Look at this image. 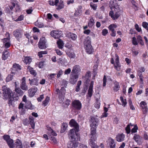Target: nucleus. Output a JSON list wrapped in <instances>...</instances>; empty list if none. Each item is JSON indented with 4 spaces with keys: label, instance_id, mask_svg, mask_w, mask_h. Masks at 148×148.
Wrapping results in <instances>:
<instances>
[{
    "label": "nucleus",
    "instance_id": "obj_24",
    "mask_svg": "<svg viewBox=\"0 0 148 148\" xmlns=\"http://www.w3.org/2000/svg\"><path fill=\"white\" fill-rule=\"evenodd\" d=\"M57 6H58L56 8L57 10H60L63 8L64 6L63 1L62 0L59 1V2Z\"/></svg>",
    "mask_w": 148,
    "mask_h": 148
},
{
    "label": "nucleus",
    "instance_id": "obj_21",
    "mask_svg": "<svg viewBox=\"0 0 148 148\" xmlns=\"http://www.w3.org/2000/svg\"><path fill=\"white\" fill-rule=\"evenodd\" d=\"M29 84L32 85H37L38 84V80L37 79L34 78L33 79H29Z\"/></svg>",
    "mask_w": 148,
    "mask_h": 148
},
{
    "label": "nucleus",
    "instance_id": "obj_4",
    "mask_svg": "<svg viewBox=\"0 0 148 148\" xmlns=\"http://www.w3.org/2000/svg\"><path fill=\"white\" fill-rule=\"evenodd\" d=\"M2 90L4 99H7L11 97L12 91L9 88H7L6 86H4L2 87Z\"/></svg>",
    "mask_w": 148,
    "mask_h": 148
},
{
    "label": "nucleus",
    "instance_id": "obj_2",
    "mask_svg": "<svg viewBox=\"0 0 148 148\" xmlns=\"http://www.w3.org/2000/svg\"><path fill=\"white\" fill-rule=\"evenodd\" d=\"M98 119L97 118L92 117L90 121V126L91 127L90 138L89 140V144L92 147V148H98V147L95 142L97 139L96 128L97 126V123Z\"/></svg>",
    "mask_w": 148,
    "mask_h": 148
},
{
    "label": "nucleus",
    "instance_id": "obj_9",
    "mask_svg": "<svg viewBox=\"0 0 148 148\" xmlns=\"http://www.w3.org/2000/svg\"><path fill=\"white\" fill-rule=\"evenodd\" d=\"M20 87L23 90H28V87L26 82V78L25 77H23L21 80Z\"/></svg>",
    "mask_w": 148,
    "mask_h": 148
},
{
    "label": "nucleus",
    "instance_id": "obj_26",
    "mask_svg": "<svg viewBox=\"0 0 148 148\" xmlns=\"http://www.w3.org/2000/svg\"><path fill=\"white\" fill-rule=\"evenodd\" d=\"M15 90L16 93L18 96H21L23 95V92L19 88H15Z\"/></svg>",
    "mask_w": 148,
    "mask_h": 148
},
{
    "label": "nucleus",
    "instance_id": "obj_64",
    "mask_svg": "<svg viewBox=\"0 0 148 148\" xmlns=\"http://www.w3.org/2000/svg\"><path fill=\"white\" fill-rule=\"evenodd\" d=\"M79 148H87V146L85 145L81 144L79 146Z\"/></svg>",
    "mask_w": 148,
    "mask_h": 148
},
{
    "label": "nucleus",
    "instance_id": "obj_60",
    "mask_svg": "<svg viewBox=\"0 0 148 148\" xmlns=\"http://www.w3.org/2000/svg\"><path fill=\"white\" fill-rule=\"evenodd\" d=\"M71 46V42L70 41L68 43H67L65 45V47L68 48H70Z\"/></svg>",
    "mask_w": 148,
    "mask_h": 148
},
{
    "label": "nucleus",
    "instance_id": "obj_51",
    "mask_svg": "<svg viewBox=\"0 0 148 148\" xmlns=\"http://www.w3.org/2000/svg\"><path fill=\"white\" fill-rule=\"evenodd\" d=\"M3 139L5 140L6 142L9 140L11 138L10 136L8 135H5L3 136Z\"/></svg>",
    "mask_w": 148,
    "mask_h": 148
},
{
    "label": "nucleus",
    "instance_id": "obj_45",
    "mask_svg": "<svg viewBox=\"0 0 148 148\" xmlns=\"http://www.w3.org/2000/svg\"><path fill=\"white\" fill-rule=\"evenodd\" d=\"M130 125L132 126L131 124H129L125 128L126 133L128 134H129L130 132Z\"/></svg>",
    "mask_w": 148,
    "mask_h": 148
},
{
    "label": "nucleus",
    "instance_id": "obj_34",
    "mask_svg": "<svg viewBox=\"0 0 148 148\" xmlns=\"http://www.w3.org/2000/svg\"><path fill=\"white\" fill-rule=\"evenodd\" d=\"M29 121L30 123L32 126V127L34 129L35 127V123L34 121V119L33 117H29Z\"/></svg>",
    "mask_w": 148,
    "mask_h": 148
},
{
    "label": "nucleus",
    "instance_id": "obj_54",
    "mask_svg": "<svg viewBox=\"0 0 148 148\" xmlns=\"http://www.w3.org/2000/svg\"><path fill=\"white\" fill-rule=\"evenodd\" d=\"M132 42L133 44L134 45H137L138 43L136 41V39L135 37H133L132 38Z\"/></svg>",
    "mask_w": 148,
    "mask_h": 148
},
{
    "label": "nucleus",
    "instance_id": "obj_49",
    "mask_svg": "<svg viewBox=\"0 0 148 148\" xmlns=\"http://www.w3.org/2000/svg\"><path fill=\"white\" fill-rule=\"evenodd\" d=\"M21 145H22L21 141L19 139H17L15 142V145L16 146V147Z\"/></svg>",
    "mask_w": 148,
    "mask_h": 148
},
{
    "label": "nucleus",
    "instance_id": "obj_3",
    "mask_svg": "<svg viewBox=\"0 0 148 148\" xmlns=\"http://www.w3.org/2000/svg\"><path fill=\"white\" fill-rule=\"evenodd\" d=\"M91 38L89 36L86 38L84 42V47L86 52L89 54L92 53L94 51L91 45Z\"/></svg>",
    "mask_w": 148,
    "mask_h": 148
},
{
    "label": "nucleus",
    "instance_id": "obj_31",
    "mask_svg": "<svg viewBox=\"0 0 148 148\" xmlns=\"http://www.w3.org/2000/svg\"><path fill=\"white\" fill-rule=\"evenodd\" d=\"M32 59L29 57H26L24 59V62L26 64H29L31 62Z\"/></svg>",
    "mask_w": 148,
    "mask_h": 148
},
{
    "label": "nucleus",
    "instance_id": "obj_50",
    "mask_svg": "<svg viewBox=\"0 0 148 148\" xmlns=\"http://www.w3.org/2000/svg\"><path fill=\"white\" fill-rule=\"evenodd\" d=\"M138 127L136 125H135L131 130L132 133H135L137 132Z\"/></svg>",
    "mask_w": 148,
    "mask_h": 148
},
{
    "label": "nucleus",
    "instance_id": "obj_46",
    "mask_svg": "<svg viewBox=\"0 0 148 148\" xmlns=\"http://www.w3.org/2000/svg\"><path fill=\"white\" fill-rule=\"evenodd\" d=\"M48 130L51 133V134L53 136H56L57 134L53 131L50 127H49L48 128Z\"/></svg>",
    "mask_w": 148,
    "mask_h": 148
},
{
    "label": "nucleus",
    "instance_id": "obj_32",
    "mask_svg": "<svg viewBox=\"0 0 148 148\" xmlns=\"http://www.w3.org/2000/svg\"><path fill=\"white\" fill-rule=\"evenodd\" d=\"M57 44L58 47L60 49H62L64 46V43L63 41L60 39H59L57 42Z\"/></svg>",
    "mask_w": 148,
    "mask_h": 148
},
{
    "label": "nucleus",
    "instance_id": "obj_35",
    "mask_svg": "<svg viewBox=\"0 0 148 148\" xmlns=\"http://www.w3.org/2000/svg\"><path fill=\"white\" fill-rule=\"evenodd\" d=\"M27 71L30 72L31 74L35 75L36 73L33 69L30 66H29L27 68Z\"/></svg>",
    "mask_w": 148,
    "mask_h": 148
},
{
    "label": "nucleus",
    "instance_id": "obj_57",
    "mask_svg": "<svg viewBox=\"0 0 148 148\" xmlns=\"http://www.w3.org/2000/svg\"><path fill=\"white\" fill-rule=\"evenodd\" d=\"M65 131V124L64 123H63L60 131V132L61 133H64Z\"/></svg>",
    "mask_w": 148,
    "mask_h": 148
},
{
    "label": "nucleus",
    "instance_id": "obj_12",
    "mask_svg": "<svg viewBox=\"0 0 148 148\" xmlns=\"http://www.w3.org/2000/svg\"><path fill=\"white\" fill-rule=\"evenodd\" d=\"M72 104L73 107L77 110H80L82 108V104L79 100L74 101L72 102Z\"/></svg>",
    "mask_w": 148,
    "mask_h": 148
},
{
    "label": "nucleus",
    "instance_id": "obj_23",
    "mask_svg": "<svg viewBox=\"0 0 148 148\" xmlns=\"http://www.w3.org/2000/svg\"><path fill=\"white\" fill-rule=\"evenodd\" d=\"M120 88V86L118 82L115 81L114 82V86L113 88L115 92L118 91Z\"/></svg>",
    "mask_w": 148,
    "mask_h": 148
},
{
    "label": "nucleus",
    "instance_id": "obj_15",
    "mask_svg": "<svg viewBox=\"0 0 148 148\" xmlns=\"http://www.w3.org/2000/svg\"><path fill=\"white\" fill-rule=\"evenodd\" d=\"M81 70V69L80 66L76 65L73 67L71 73L77 75V74L80 72Z\"/></svg>",
    "mask_w": 148,
    "mask_h": 148
},
{
    "label": "nucleus",
    "instance_id": "obj_18",
    "mask_svg": "<svg viewBox=\"0 0 148 148\" xmlns=\"http://www.w3.org/2000/svg\"><path fill=\"white\" fill-rule=\"evenodd\" d=\"M37 90V88H33L29 89L28 90V93H29V97H33L35 95V93L36 92Z\"/></svg>",
    "mask_w": 148,
    "mask_h": 148
},
{
    "label": "nucleus",
    "instance_id": "obj_27",
    "mask_svg": "<svg viewBox=\"0 0 148 148\" xmlns=\"http://www.w3.org/2000/svg\"><path fill=\"white\" fill-rule=\"evenodd\" d=\"M133 139L137 143H139L140 142L141 138L138 135L135 134Z\"/></svg>",
    "mask_w": 148,
    "mask_h": 148
},
{
    "label": "nucleus",
    "instance_id": "obj_13",
    "mask_svg": "<svg viewBox=\"0 0 148 148\" xmlns=\"http://www.w3.org/2000/svg\"><path fill=\"white\" fill-rule=\"evenodd\" d=\"M115 56L116 58V63L114 64V66L117 70L119 71L120 70L121 65L119 62V58L118 56L116 54H115Z\"/></svg>",
    "mask_w": 148,
    "mask_h": 148
},
{
    "label": "nucleus",
    "instance_id": "obj_37",
    "mask_svg": "<svg viewBox=\"0 0 148 148\" xmlns=\"http://www.w3.org/2000/svg\"><path fill=\"white\" fill-rule=\"evenodd\" d=\"M25 107L26 108L30 109H33V106H32L31 103L30 102H28L26 105Z\"/></svg>",
    "mask_w": 148,
    "mask_h": 148
},
{
    "label": "nucleus",
    "instance_id": "obj_10",
    "mask_svg": "<svg viewBox=\"0 0 148 148\" xmlns=\"http://www.w3.org/2000/svg\"><path fill=\"white\" fill-rule=\"evenodd\" d=\"M45 43V38L43 37L41 38L39 42L38 47L39 48L41 49H46L47 47Z\"/></svg>",
    "mask_w": 148,
    "mask_h": 148
},
{
    "label": "nucleus",
    "instance_id": "obj_62",
    "mask_svg": "<svg viewBox=\"0 0 148 148\" xmlns=\"http://www.w3.org/2000/svg\"><path fill=\"white\" fill-rule=\"evenodd\" d=\"M106 76L105 75H104L103 78V86H105L106 85Z\"/></svg>",
    "mask_w": 148,
    "mask_h": 148
},
{
    "label": "nucleus",
    "instance_id": "obj_52",
    "mask_svg": "<svg viewBox=\"0 0 148 148\" xmlns=\"http://www.w3.org/2000/svg\"><path fill=\"white\" fill-rule=\"evenodd\" d=\"M145 71V69L143 67H141L138 68L137 72L140 73L144 72Z\"/></svg>",
    "mask_w": 148,
    "mask_h": 148
},
{
    "label": "nucleus",
    "instance_id": "obj_14",
    "mask_svg": "<svg viewBox=\"0 0 148 148\" xmlns=\"http://www.w3.org/2000/svg\"><path fill=\"white\" fill-rule=\"evenodd\" d=\"M140 106L143 110L144 114H146L147 112L148 108L147 103L144 101H142L140 103Z\"/></svg>",
    "mask_w": 148,
    "mask_h": 148
},
{
    "label": "nucleus",
    "instance_id": "obj_61",
    "mask_svg": "<svg viewBox=\"0 0 148 148\" xmlns=\"http://www.w3.org/2000/svg\"><path fill=\"white\" fill-rule=\"evenodd\" d=\"M9 98L8 103L9 104V105H12V103L13 101V100L11 98V97H9L8 98Z\"/></svg>",
    "mask_w": 148,
    "mask_h": 148
},
{
    "label": "nucleus",
    "instance_id": "obj_16",
    "mask_svg": "<svg viewBox=\"0 0 148 148\" xmlns=\"http://www.w3.org/2000/svg\"><path fill=\"white\" fill-rule=\"evenodd\" d=\"M13 35L17 40L21 37L22 33L21 30L16 29L13 32Z\"/></svg>",
    "mask_w": 148,
    "mask_h": 148
},
{
    "label": "nucleus",
    "instance_id": "obj_38",
    "mask_svg": "<svg viewBox=\"0 0 148 148\" xmlns=\"http://www.w3.org/2000/svg\"><path fill=\"white\" fill-rule=\"evenodd\" d=\"M117 26L116 25L114 24H112L110 25L108 27V29L111 31L114 30V28L116 27Z\"/></svg>",
    "mask_w": 148,
    "mask_h": 148
},
{
    "label": "nucleus",
    "instance_id": "obj_30",
    "mask_svg": "<svg viewBox=\"0 0 148 148\" xmlns=\"http://www.w3.org/2000/svg\"><path fill=\"white\" fill-rule=\"evenodd\" d=\"M110 145L111 148H114L115 147V144L114 140L110 138L109 139Z\"/></svg>",
    "mask_w": 148,
    "mask_h": 148
},
{
    "label": "nucleus",
    "instance_id": "obj_39",
    "mask_svg": "<svg viewBox=\"0 0 148 148\" xmlns=\"http://www.w3.org/2000/svg\"><path fill=\"white\" fill-rule=\"evenodd\" d=\"M90 7L94 10H95L97 8V4L94 3L93 2H91L90 3Z\"/></svg>",
    "mask_w": 148,
    "mask_h": 148
},
{
    "label": "nucleus",
    "instance_id": "obj_63",
    "mask_svg": "<svg viewBox=\"0 0 148 148\" xmlns=\"http://www.w3.org/2000/svg\"><path fill=\"white\" fill-rule=\"evenodd\" d=\"M44 98L43 95H41L40 96V97L38 98L37 100L38 101H41Z\"/></svg>",
    "mask_w": 148,
    "mask_h": 148
},
{
    "label": "nucleus",
    "instance_id": "obj_17",
    "mask_svg": "<svg viewBox=\"0 0 148 148\" xmlns=\"http://www.w3.org/2000/svg\"><path fill=\"white\" fill-rule=\"evenodd\" d=\"M66 36L73 40H75L77 38V36L75 34L69 32H66Z\"/></svg>",
    "mask_w": 148,
    "mask_h": 148
},
{
    "label": "nucleus",
    "instance_id": "obj_5",
    "mask_svg": "<svg viewBox=\"0 0 148 148\" xmlns=\"http://www.w3.org/2000/svg\"><path fill=\"white\" fill-rule=\"evenodd\" d=\"M21 69L20 66L19 64H14L13 65L11 69V73L12 74H17L19 73V71Z\"/></svg>",
    "mask_w": 148,
    "mask_h": 148
},
{
    "label": "nucleus",
    "instance_id": "obj_11",
    "mask_svg": "<svg viewBox=\"0 0 148 148\" xmlns=\"http://www.w3.org/2000/svg\"><path fill=\"white\" fill-rule=\"evenodd\" d=\"M78 78V75L71 73L69 80L70 82L73 84H75L77 81Z\"/></svg>",
    "mask_w": 148,
    "mask_h": 148
},
{
    "label": "nucleus",
    "instance_id": "obj_59",
    "mask_svg": "<svg viewBox=\"0 0 148 148\" xmlns=\"http://www.w3.org/2000/svg\"><path fill=\"white\" fill-rule=\"evenodd\" d=\"M81 13L82 11L79 10L78 12H76L74 13V15L75 16H78L81 15Z\"/></svg>",
    "mask_w": 148,
    "mask_h": 148
},
{
    "label": "nucleus",
    "instance_id": "obj_6",
    "mask_svg": "<svg viewBox=\"0 0 148 148\" xmlns=\"http://www.w3.org/2000/svg\"><path fill=\"white\" fill-rule=\"evenodd\" d=\"M64 95L65 88L63 87L60 89L59 94V99L60 103H62L64 101Z\"/></svg>",
    "mask_w": 148,
    "mask_h": 148
},
{
    "label": "nucleus",
    "instance_id": "obj_48",
    "mask_svg": "<svg viewBox=\"0 0 148 148\" xmlns=\"http://www.w3.org/2000/svg\"><path fill=\"white\" fill-rule=\"evenodd\" d=\"M67 54L69 57L71 58H74L75 57V55L73 52H67Z\"/></svg>",
    "mask_w": 148,
    "mask_h": 148
},
{
    "label": "nucleus",
    "instance_id": "obj_40",
    "mask_svg": "<svg viewBox=\"0 0 148 148\" xmlns=\"http://www.w3.org/2000/svg\"><path fill=\"white\" fill-rule=\"evenodd\" d=\"M49 100V98L47 96L45 100L43 102V104L44 105V106H45L48 104Z\"/></svg>",
    "mask_w": 148,
    "mask_h": 148
},
{
    "label": "nucleus",
    "instance_id": "obj_33",
    "mask_svg": "<svg viewBox=\"0 0 148 148\" xmlns=\"http://www.w3.org/2000/svg\"><path fill=\"white\" fill-rule=\"evenodd\" d=\"M59 2V0H56L54 2L53 0H50L49 1V5H55L57 6Z\"/></svg>",
    "mask_w": 148,
    "mask_h": 148
},
{
    "label": "nucleus",
    "instance_id": "obj_22",
    "mask_svg": "<svg viewBox=\"0 0 148 148\" xmlns=\"http://www.w3.org/2000/svg\"><path fill=\"white\" fill-rule=\"evenodd\" d=\"M9 40L8 38H4L3 39V45L6 48H9L10 45V42L8 41Z\"/></svg>",
    "mask_w": 148,
    "mask_h": 148
},
{
    "label": "nucleus",
    "instance_id": "obj_58",
    "mask_svg": "<svg viewBox=\"0 0 148 148\" xmlns=\"http://www.w3.org/2000/svg\"><path fill=\"white\" fill-rule=\"evenodd\" d=\"M135 28L136 29L138 32H140L141 31V29L139 27L138 25L136 24L135 25Z\"/></svg>",
    "mask_w": 148,
    "mask_h": 148
},
{
    "label": "nucleus",
    "instance_id": "obj_1",
    "mask_svg": "<svg viewBox=\"0 0 148 148\" xmlns=\"http://www.w3.org/2000/svg\"><path fill=\"white\" fill-rule=\"evenodd\" d=\"M69 124L71 127H73L74 128L71 130L69 134V136L71 138V141L70 144L68 145V147H77L78 143L75 138V134L77 137V140H80L79 135L76 133L79 131V126L75 121L73 119L71 120L69 122Z\"/></svg>",
    "mask_w": 148,
    "mask_h": 148
},
{
    "label": "nucleus",
    "instance_id": "obj_25",
    "mask_svg": "<svg viewBox=\"0 0 148 148\" xmlns=\"http://www.w3.org/2000/svg\"><path fill=\"white\" fill-rule=\"evenodd\" d=\"M7 143L10 148H13L14 147L13 140L12 139L10 138Z\"/></svg>",
    "mask_w": 148,
    "mask_h": 148
},
{
    "label": "nucleus",
    "instance_id": "obj_20",
    "mask_svg": "<svg viewBox=\"0 0 148 148\" xmlns=\"http://www.w3.org/2000/svg\"><path fill=\"white\" fill-rule=\"evenodd\" d=\"M10 56L9 52L7 50H5L3 53L2 58L3 60L7 59Z\"/></svg>",
    "mask_w": 148,
    "mask_h": 148
},
{
    "label": "nucleus",
    "instance_id": "obj_19",
    "mask_svg": "<svg viewBox=\"0 0 148 148\" xmlns=\"http://www.w3.org/2000/svg\"><path fill=\"white\" fill-rule=\"evenodd\" d=\"M125 136L123 134H119L117 135L116 137V140L119 142H121L124 139Z\"/></svg>",
    "mask_w": 148,
    "mask_h": 148
},
{
    "label": "nucleus",
    "instance_id": "obj_36",
    "mask_svg": "<svg viewBox=\"0 0 148 148\" xmlns=\"http://www.w3.org/2000/svg\"><path fill=\"white\" fill-rule=\"evenodd\" d=\"M120 100L122 103V105L123 107H125L127 104L126 100V99H124L122 97H120Z\"/></svg>",
    "mask_w": 148,
    "mask_h": 148
},
{
    "label": "nucleus",
    "instance_id": "obj_55",
    "mask_svg": "<svg viewBox=\"0 0 148 148\" xmlns=\"http://www.w3.org/2000/svg\"><path fill=\"white\" fill-rule=\"evenodd\" d=\"M24 18V16L23 15H20L18 18L16 19L15 21H20L23 20Z\"/></svg>",
    "mask_w": 148,
    "mask_h": 148
},
{
    "label": "nucleus",
    "instance_id": "obj_28",
    "mask_svg": "<svg viewBox=\"0 0 148 148\" xmlns=\"http://www.w3.org/2000/svg\"><path fill=\"white\" fill-rule=\"evenodd\" d=\"M91 73L90 71H88L85 75V79L86 80V82L87 83L90 81V78L91 77Z\"/></svg>",
    "mask_w": 148,
    "mask_h": 148
},
{
    "label": "nucleus",
    "instance_id": "obj_43",
    "mask_svg": "<svg viewBox=\"0 0 148 148\" xmlns=\"http://www.w3.org/2000/svg\"><path fill=\"white\" fill-rule=\"evenodd\" d=\"M23 107L24 104L22 103H20L18 107V109L22 112V113L24 112Z\"/></svg>",
    "mask_w": 148,
    "mask_h": 148
},
{
    "label": "nucleus",
    "instance_id": "obj_8",
    "mask_svg": "<svg viewBox=\"0 0 148 148\" xmlns=\"http://www.w3.org/2000/svg\"><path fill=\"white\" fill-rule=\"evenodd\" d=\"M61 31L53 30L51 32L50 34L55 38H59L61 35Z\"/></svg>",
    "mask_w": 148,
    "mask_h": 148
},
{
    "label": "nucleus",
    "instance_id": "obj_29",
    "mask_svg": "<svg viewBox=\"0 0 148 148\" xmlns=\"http://www.w3.org/2000/svg\"><path fill=\"white\" fill-rule=\"evenodd\" d=\"M96 101L95 103V107L99 109V108L100 105V99L99 98L96 99Z\"/></svg>",
    "mask_w": 148,
    "mask_h": 148
},
{
    "label": "nucleus",
    "instance_id": "obj_44",
    "mask_svg": "<svg viewBox=\"0 0 148 148\" xmlns=\"http://www.w3.org/2000/svg\"><path fill=\"white\" fill-rule=\"evenodd\" d=\"M93 91V89L89 88L87 95L88 97H90L92 96Z\"/></svg>",
    "mask_w": 148,
    "mask_h": 148
},
{
    "label": "nucleus",
    "instance_id": "obj_42",
    "mask_svg": "<svg viewBox=\"0 0 148 148\" xmlns=\"http://www.w3.org/2000/svg\"><path fill=\"white\" fill-rule=\"evenodd\" d=\"M35 24L36 26H38L40 28L42 27L44 25L43 23L40 22H38V21H37L35 23Z\"/></svg>",
    "mask_w": 148,
    "mask_h": 148
},
{
    "label": "nucleus",
    "instance_id": "obj_53",
    "mask_svg": "<svg viewBox=\"0 0 148 148\" xmlns=\"http://www.w3.org/2000/svg\"><path fill=\"white\" fill-rule=\"evenodd\" d=\"M45 64V61L41 62L39 64L38 67L40 68H42Z\"/></svg>",
    "mask_w": 148,
    "mask_h": 148
},
{
    "label": "nucleus",
    "instance_id": "obj_7",
    "mask_svg": "<svg viewBox=\"0 0 148 148\" xmlns=\"http://www.w3.org/2000/svg\"><path fill=\"white\" fill-rule=\"evenodd\" d=\"M114 10H115V9H114ZM109 15L113 20L117 19L120 16L119 12H116L115 11H114L112 10L110 11L109 13Z\"/></svg>",
    "mask_w": 148,
    "mask_h": 148
},
{
    "label": "nucleus",
    "instance_id": "obj_56",
    "mask_svg": "<svg viewBox=\"0 0 148 148\" xmlns=\"http://www.w3.org/2000/svg\"><path fill=\"white\" fill-rule=\"evenodd\" d=\"M108 33L107 29H103L101 32L103 36H106Z\"/></svg>",
    "mask_w": 148,
    "mask_h": 148
},
{
    "label": "nucleus",
    "instance_id": "obj_41",
    "mask_svg": "<svg viewBox=\"0 0 148 148\" xmlns=\"http://www.w3.org/2000/svg\"><path fill=\"white\" fill-rule=\"evenodd\" d=\"M94 24V20L93 18H91L88 23V25L89 27L92 26Z\"/></svg>",
    "mask_w": 148,
    "mask_h": 148
},
{
    "label": "nucleus",
    "instance_id": "obj_47",
    "mask_svg": "<svg viewBox=\"0 0 148 148\" xmlns=\"http://www.w3.org/2000/svg\"><path fill=\"white\" fill-rule=\"evenodd\" d=\"M13 79V75H8L6 78V81L7 82H9L12 80Z\"/></svg>",
    "mask_w": 148,
    "mask_h": 148
}]
</instances>
